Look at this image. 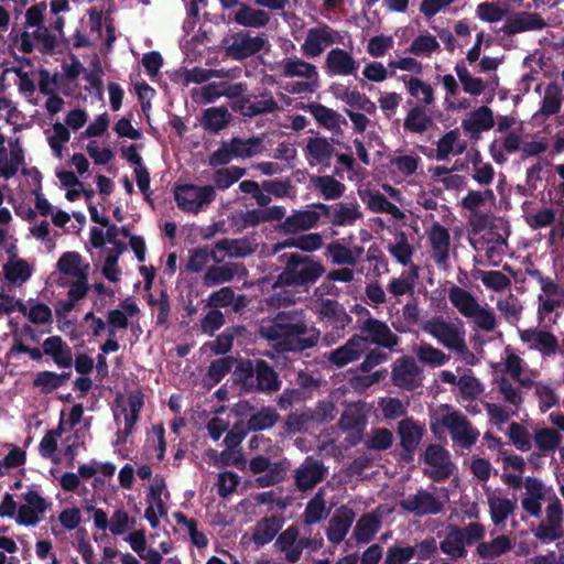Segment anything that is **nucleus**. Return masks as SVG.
Segmentation results:
<instances>
[{
	"label": "nucleus",
	"instance_id": "f257e3e1",
	"mask_svg": "<svg viewBox=\"0 0 564 564\" xmlns=\"http://www.w3.org/2000/svg\"><path fill=\"white\" fill-rule=\"evenodd\" d=\"M281 259L284 267L275 280V288L308 291L326 271L322 261L312 256L292 252L282 254Z\"/></svg>",
	"mask_w": 564,
	"mask_h": 564
},
{
	"label": "nucleus",
	"instance_id": "f03ea898",
	"mask_svg": "<svg viewBox=\"0 0 564 564\" xmlns=\"http://www.w3.org/2000/svg\"><path fill=\"white\" fill-rule=\"evenodd\" d=\"M232 378L241 391L248 393L272 394L282 386L278 372L264 359L240 358L232 370Z\"/></svg>",
	"mask_w": 564,
	"mask_h": 564
},
{
	"label": "nucleus",
	"instance_id": "7ed1b4c3",
	"mask_svg": "<svg viewBox=\"0 0 564 564\" xmlns=\"http://www.w3.org/2000/svg\"><path fill=\"white\" fill-rule=\"evenodd\" d=\"M441 414L435 413L431 420V431L436 435L441 429H446L453 442L462 447L469 449L478 440L479 431L473 426L471 422L458 410H453L448 404H442Z\"/></svg>",
	"mask_w": 564,
	"mask_h": 564
},
{
	"label": "nucleus",
	"instance_id": "20e7f679",
	"mask_svg": "<svg viewBox=\"0 0 564 564\" xmlns=\"http://www.w3.org/2000/svg\"><path fill=\"white\" fill-rule=\"evenodd\" d=\"M546 516L538 525L531 528L534 538L542 544L556 543V558L564 564V512L561 500L554 496L546 507Z\"/></svg>",
	"mask_w": 564,
	"mask_h": 564
},
{
	"label": "nucleus",
	"instance_id": "39448f33",
	"mask_svg": "<svg viewBox=\"0 0 564 564\" xmlns=\"http://www.w3.org/2000/svg\"><path fill=\"white\" fill-rule=\"evenodd\" d=\"M422 328L451 350L458 354H464L467 350L464 332L441 316L426 321Z\"/></svg>",
	"mask_w": 564,
	"mask_h": 564
},
{
	"label": "nucleus",
	"instance_id": "423d86ee",
	"mask_svg": "<svg viewBox=\"0 0 564 564\" xmlns=\"http://www.w3.org/2000/svg\"><path fill=\"white\" fill-rule=\"evenodd\" d=\"M290 462L283 458L278 462H271L270 458L258 455L250 459L249 469L253 475H260L256 481L258 487L265 488L281 482L288 473Z\"/></svg>",
	"mask_w": 564,
	"mask_h": 564
},
{
	"label": "nucleus",
	"instance_id": "0eeeda50",
	"mask_svg": "<svg viewBox=\"0 0 564 564\" xmlns=\"http://www.w3.org/2000/svg\"><path fill=\"white\" fill-rule=\"evenodd\" d=\"M402 510L415 517L438 514L443 511V503L432 492L420 488L415 494H410L399 501Z\"/></svg>",
	"mask_w": 564,
	"mask_h": 564
},
{
	"label": "nucleus",
	"instance_id": "6e6552de",
	"mask_svg": "<svg viewBox=\"0 0 564 564\" xmlns=\"http://www.w3.org/2000/svg\"><path fill=\"white\" fill-rule=\"evenodd\" d=\"M360 332L361 336L366 338V349L370 343L394 350L400 343V337L390 329L387 323L375 317H368L360 326Z\"/></svg>",
	"mask_w": 564,
	"mask_h": 564
},
{
	"label": "nucleus",
	"instance_id": "1a4fd4ad",
	"mask_svg": "<svg viewBox=\"0 0 564 564\" xmlns=\"http://www.w3.org/2000/svg\"><path fill=\"white\" fill-rule=\"evenodd\" d=\"M21 497L25 503L19 507L15 521L20 525L35 527L41 516L47 511L50 502L33 489H29Z\"/></svg>",
	"mask_w": 564,
	"mask_h": 564
},
{
	"label": "nucleus",
	"instance_id": "9d476101",
	"mask_svg": "<svg viewBox=\"0 0 564 564\" xmlns=\"http://www.w3.org/2000/svg\"><path fill=\"white\" fill-rule=\"evenodd\" d=\"M328 469L322 460L308 456L295 469L294 482L300 491L312 490L327 475Z\"/></svg>",
	"mask_w": 564,
	"mask_h": 564
},
{
	"label": "nucleus",
	"instance_id": "9b49d317",
	"mask_svg": "<svg viewBox=\"0 0 564 564\" xmlns=\"http://www.w3.org/2000/svg\"><path fill=\"white\" fill-rule=\"evenodd\" d=\"M366 351V338L361 335H352L344 345L325 355L327 361L336 368H343L357 361Z\"/></svg>",
	"mask_w": 564,
	"mask_h": 564
},
{
	"label": "nucleus",
	"instance_id": "f8f14e48",
	"mask_svg": "<svg viewBox=\"0 0 564 564\" xmlns=\"http://www.w3.org/2000/svg\"><path fill=\"white\" fill-rule=\"evenodd\" d=\"M424 462L434 468L430 474L434 481H443L453 474L454 465L451 460L449 452L442 445H429L424 453Z\"/></svg>",
	"mask_w": 564,
	"mask_h": 564
},
{
	"label": "nucleus",
	"instance_id": "ddd939ff",
	"mask_svg": "<svg viewBox=\"0 0 564 564\" xmlns=\"http://www.w3.org/2000/svg\"><path fill=\"white\" fill-rule=\"evenodd\" d=\"M397 432L402 448L401 458L405 462H410L413 459V455L423 437V427L412 417H406L399 422Z\"/></svg>",
	"mask_w": 564,
	"mask_h": 564
},
{
	"label": "nucleus",
	"instance_id": "4468645a",
	"mask_svg": "<svg viewBox=\"0 0 564 564\" xmlns=\"http://www.w3.org/2000/svg\"><path fill=\"white\" fill-rule=\"evenodd\" d=\"M420 372L421 370L413 358L402 357L393 366L391 377L397 387L413 391L421 386Z\"/></svg>",
	"mask_w": 564,
	"mask_h": 564
},
{
	"label": "nucleus",
	"instance_id": "2eb2a0df",
	"mask_svg": "<svg viewBox=\"0 0 564 564\" xmlns=\"http://www.w3.org/2000/svg\"><path fill=\"white\" fill-rule=\"evenodd\" d=\"M359 62L346 50L332 48L325 59V69L332 76H356Z\"/></svg>",
	"mask_w": 564,
	"mask_h": 564
},
{
	"label": "nucleus",
	"instance_id": "dca6fc26",
	"mask_svg": "<svg viewBox=\"0 0 564 564\" xmlns=\"http://www.w3.org/2000/svg\"><path fill=\"white\" fill-rule=\"evenodd\" d=\"M546 26L544 19L539 13L520 11L507 18L501 32L512 36L527 31L542 30Z\"/></svg>",
	"mask_w": 564,
	"mask_h": 564
},
{
	"label": "nucleus",
	"instance_id": "f3484780",
	"mask_svg": "<svg viewBox=\"0 0 564 564\" xmlns=\"http://www.w3.org/2000/svg\"><path fill=\"white\" fill-rule=\"evenodd\" d=\"M317 313L321 319L325 321L337 332L338 336H341L339 332H344L352 321V317L346 312L345 307L332 299H322Z\"/></svg>",
	"mask_w": 564,
	"mask_h": 564
},
{
	"label": "nucleus",
	"instance_id": "a211bd4d",
	"mask_svg": "<svg viewBox=\"0 0 564 564\" xmlns=\"http://www.w3.org/2000/svg\"><path fill=\"white\" fill-rule=\"evenodd\" d=\"M304 153L310 165L329 167L332 158L335 155V148L327 138L314 137L307 139Z\"/></svg>",
	"mask_w": 564,
	"mask_h": 564
},
{
	"label": "nucleus",
	"instance_id": "6ab92c4d",
	"mask_svg": "<svg viewBox=\"0 0 564 564\" xmlns=\"http://www.w3.org/2000/svg\"><path fill=\"white\" fill-rule=\"evenodd\" d=\"M356 518L355 511L348 506H340L329 521L326 530L327 539L334 545L339 544L351 528Z\"/></svg>",
	"mask_w": 564,
	"mask_h": 564
},
{
	"label": "nucleus",
	"instance_id": "aec40b11",
	"mask_svg": "<svg viewBox=\"0 0 564 564\" xmlns=\"http://www.w3.org/2000/svg\"><path fill=\"white\" fill-rule=\"evenodd\" d=\"M333 43H335V39L332 30L325 24L319 28H312L307 31V35L301 46V50L306 57H316Z\"/></svg>",
	"mask_w": 564,
	"mask_h": 564
},
{
	"label": "nucleus",
	"instance_id": "412c9836",
	"mask_svg": "<svg viewBox=\"0 0 564 564\" xmlns=\"http://www.w3.org/2000/svg\"><path fill=\"white\" fill-rule=\"evenodd\" d=\"M494 113L487 106H480L475 109L462 121L463 130L469 133L470 138L474 140H478L482 131H488L494 128Z\"/></svg>",
	"mask_w": 564,
	"mask_h": 564
},
{
	"label": "nucleus",
	"instance_id": "4be33fe9",
	"mask_svg": "<svg viewBox=\"0 0 564 564\" xmlns=\"http://www.w3.org/2000/svg\"><path fill=\"white\" fill-rule=\"evenodd\" d=\"M427 238L433 251V259L437 264L445 263L449 258L451 235L447 228L434 223L427 231Z\"/></svg>",
	"mask_w": 564,
	"mask_h": 564
},
{
	"label": "nucleus",
	"instance_id": "5701e85b",
	"mask_svg": "<svg viewBox=\"0 0 564 564\" xmlns=\"http://www.w3.org/2000/svg\"><path fill=\"white\" fill-rule=\"evenodd\" d=\"M265 40L262 36H250L248 33H237L228 51L235 59L250 57L263 50Z\"/></svg>",
	"mask_w": 564,
	"mask_h": 564
},
{
	"label": "nucleus",
	"instance_id": "b1692460",
	"mask_svg": "<svg viewBox=\"0 0 564 564\" xmlns=\"http://www.w3.org/2000/svg\"><path fill=\"white\" fill-rule=\"evenodd\" d=\"M299 535V528L292 524L278 535L274 543V546L284 553V560L290 564H294L301 558Z\"/></svg>",
	"mask_w": 564,
	"mask_h": 564
},
{
	"label": "nucleus",
	"instance_id": "393cba45",
	"mask_svg": "<svg viewBox=\"0 0 564 564\" xmlns=\"http://www.w3.org/2000/svg\"><path fill=\"white\" fill-rule=\"evenodd\" d=\"M564 99L562 88L557 83H550L544 91L540 109L533 115L532 119L540 123L550 116L556 115Z\"/></svg>",
	"mask_w": 564,
	"mask_h": 564
},
{
	"label": "nucleus",
	"instance_id": "a878e982",
	"mask_svg": "<svg viewBox=\"0 0 564 564\" xmlns=\"http://www.w3.org/2000/svg\"><path fill=\"white\" fill-rule=\"evenodd\" d=\"M308 333L310 327H307L305 322H285L279 315L275 322L264 329V337L268 340H278L280 338H289L292 336H306Z\"/></svg>",
	"mask_w": 564,
	"mask_h": 564
},
{
	"label": "nucleus",
	"instance_id": "bb28decb",
	"mask_svg": "<svg viewBox=\"0 0 564 564\" xmlns=\"http://www.w3.org/2000/svg\"><path fill=\"white\" fill-rule=\"evenodd\" d=\"M306 110L314 117L317 123L333 132L340 131V124H347V121L336 110L328 108L319 102H310Z\"/></svg>",
	"mask_w": 564,
	"mask_h": 564
},
{
	"label": "nucleus",
	"instance_id": "cd10ccee",
	"mask_svg": "<svg viewBox=\"0 0 564 564\" xmlns=\"http://www.w3.org/2000/svg\"><path fill=\"white\" fill-rule=\"evenodd\" d=\"M231 109L243 117L252 118L254 116L274 112L278 109V102L272 96L253 102L250 101L249 98L241 97L232 104Z\"/></svg>",
	"mask_w": 564,
	"mask_h": 564
},
{
	"label": "nucleus",
	"instance_id": "c85d7f7f",
	"mask_svg": "<svg viewBox=\"0 0 564 564\" xmlns=\"http://www.w3.org/2000/svg\"><path fill=\"white\" fill-rule=\"evenodd\" d=\"M282 525L283 519L276 516L262 518L256 523L251 539L258 546H263L275 538Z\"/></svg>",
	"mask_w": 564,
	"mask_h": 564
},
{
	"label": "nucleus",
	"instance_id": "c756f323",
	"mask_svg": "<svg viewBox=\"0 0 564 564\" xmlns=\"http://www.w3.org/2000/svg\"><path fill=\"white\" fill-rule=\"evenodd\" d=\"M231 121V115L226 107H210L203 111L200 124L205 131L217 134Z\"/></svg>",
	"mask_w": 564,
	"mask_h": 564
},
{
	"label": "nucleus",
	"instance_id": "7c9ffc66",
	"mask_svg": "<svg viewBox=\"0 0 564 564\" xmlns=\"http://www.w3.org/2000/svg\"><path fill=\"white\" fill-rule=\"evenodd\" d=\"M321 214L316 210H300L288 216L282 223V229L288 234L308 230L316 226Z\"/></svg>",
	"mask_w": 564,
	"mask_h": 564
},
{
	"label": "nucleus",
	"instance_id": "2f4dec72",
	"mask_svg": "<svg viewBox=\"0 0 564 564\" xmlns=\"http://www.w3.org/2000/svg\"><path fill=\"white\" fill-rule=\"evenodd\" d=\"M234 21L245 28H264L270 22V13L241 3L240 9L235 13Z\"/></svg>",
	"mask_w": 564,
	"mask_h": 564
},
{
	"label": "nucleus",
	"instance_id": "473e14b6",
	"mask_svg": "<svg viewBox=\"0 0 564 564\" xmlns=\"http://www.w3.org/2000/svg\"><path fill=\"white\" fill-rule=\"evenodd\" d=\"M321 338L319 329L310 327V333L306 336H292L289 338H280L279 349L288 352H302L303 350L315 347Z\"/></svg>",
	"mask_w": 564,
	"mask_h": 564
},
{
	"label": "nucleus",
	"instance_id": "72a5a7b5",
	"mask_svg": "<svg viewBox=\"0 0 564 564\" xmlns=\"http://www.w3.org/2000/svg\"><path fill=\"white\" fill-rule=\"evenodd\" d=\"M381 527V520L375 512L362 514L354 529L352 538L360 544L371 542Z\"/></svg>",
	"mask_w": 564,
	"mask_h": 564
},
{
	"label": "nucleus",
	"instance_id": "f704fd0d",
	"mask_svg": "<svg viewBox=\"0 0 564 564\" xmlns=\"http://www.w3.org/2000/svg\"><path fill=\"white\" fill-rule=\"evenodd\" d=\"M281 419L275 408L263 405L257 412L252 413L247 422V431L261 432L272 429Z\"/></svg>",
	"mask_w": 564,
	"mask_h": 564
},
{
	"label": "nucleus",
	"instance_id": "c9c22d12",
	"mask_svg": "<svg viewBox=\"0 0 564 564\" xmlns=\"http://www.w3.org/2000/svg\"><path fill=\"white\" fill-rule=\"evenodd\" d=\"M513 549V541L505 535H498L491 541L479 542L476 552L480 558L492 560L509 553Z\"/></svg>",
	"mask_w": 564,
	"mask_h": 564
},
{
	"label": "nucleus",
	"instance_id": "e433bc0d",
	"mask_svg": "<svg viewBox=\"0 0 564 564\" xmlns=\"http://www.w3.org/2000/svg\"><path fill=\"white\" fill-rule=\"evenodd\" d=\"M448 300L451 304L467 318L475 315V310L479 306L476 297L469 291L457 285L449 288Z\"/></svg>",
	"mask_w": 564,
	"mask_h": 564
},
{
	"label": "nucleus",
	"instance_id": "4c0bfd02",
	"mask_svg": "<svg viewBox=\"0 0 564 564\" xmlns=\"http://www.w3.org/2000/svg\"><path fill=\"white\" fill-rule=\"evenodd\" d=\"M441 551L452 558H462L467 555L466 544L463 540V531L457 525H448L444 540L440 543Z\"/></svg>",
	"mask_w": 564,
	"mask_h": 564
},
{
	"label": "nucleus",
	"instance_id": "58836bf2",
	"mask_svg": "<svg viewBox=\"0 0 564 564\" xmlns=\"http://www.w3.org/2000/svg\"><path fill=\"white\" fill-rule=\"evenodd\" d=\"M284 216L285 209L282 206H271L247 210L242 221L245 227H256L261 223L280 221Z\"/></svg>",
	"mask_w": 564,
	"mask_h": 564
},
{
	"label": "nucleus",
	"instance_id": "ea45409f",
	"mask_svg": "<svg viewBox=\"0 0 564 564\" xmlns=\"http://www.w3.org/2000/svg\"><path fill=\"white\" fill-rule=\"evenodd\" d=\"M524 341H530L533 347L539 349L542 354L551 356L556 354L558 348L557 338L547 330L529 329L522 335Z\"/></svg>",
	"mask_w": 564,
	"mask_h": 564
},
{
	"label": "nucleus",
	"instance_id": "a19ab883",
	"mask_svg": "<svg viewBox=\"0 0 564 564\" xmlns=\"http://www.w3.org/2000/svg\"><path fill=\"white\" fill-rule=\"evenodd\" d=\"M534 445L542 455L554 453L562 444V435L556 429L542 427L534 432Z\"/></svg>",
	"mask_w": 564,
	"mask_h": 564
},
{
	"label": "nucleus",
	"instance_id": "79ce46f5",
	"mask_svg": "<svg viewBox=\"0 0 564 564\" xmlns=\"http://www.w3.org/2000/svg\"><path fill=\"white\" fill-rule=\"evenodd\" d=\"M283 75L285 77H302L307 80L318 82V73L315 65L299 57L284 61Z\"/></svg>",
	"mask_w": 564,
	"mask_h": 564
},
{
	"label": "nucleus",
	"instance_id": "37998d69",
	"mask_svg": "<svg viewBox=\"0 0 564 564\" xmlns=\"http://www.w3.org/2000/svg\"><path fill=\"white\" fill-rule=\"evenodd\" d=\"M237 274V264L210 265L204 276L203 283L207 288L216 286L234 280Z\"/></svg>",
	"mask_w": 564,
	"mask_h": 564
},
{
	"label": "nucleus",
	"instance_id": "c03bdc74",
	"mask_svg": "<svg viewBox=\"0 0 564 564\" xmlns=\"http://www.w3.org/2000/svg\"><path fill=\"white\" fill-rule=\"evenodd\" d=\"M432 124V118L426 115L425 107L416 105L412 107L403 122V127L406 131L412 133L422 134Z\"/></svg>",
	"mask_w": 564,
	"mask_h": 564
},
{
	"label": "nucleus",
	"instance_id": "a18cd8bd",
	"mask_svg": "<svg viewBox=\"0 0 564 564\" xmlns=\"http://www.w3.org/2000/svg\"><path fill=\"white\" fill-rule=\"evenodd\" d=\"M401 79L404 82L409 94L417 101L425 106L434 102V89L430 84L417 77H408L406 75L401 76Z\"/></svg>",
	"mask_w": 564,
	"mask_h": 564
},
{
	"label": "nucleus",
	"instance_id": "49530a36",
	"mask_svg": "<svg viewBox=\"0 0 564 564\" xmlns=\"http://www.w3.org/2000/svg\"><path fill=\"white\" fill-rule=\"evenodd\" d=\"M313 185L327 200L340 198L346 189L344 183L337 181L334 175L316 176L312 180Z\"/></svg>",
	"mask_w": 564,
	"mask_h": 564
},
{
	"label": "nucleus",
	"instance_id": "de8ad7c7",
	"mask_svg": "<svg viewBox=\"0 0 564 564\" xmlns=\"http://www.w3.org/2000/svg\"><path fill=\"white\" fill-rule=\"evenodd\" d=\"M362 200L366 202L367 207L373 213H387L397 219L403 217V213L400 210V208L391 203L379 191L369 192L367 199L362 197Z\"/></svg>",
	"mask_w": 564,
	"mask_h": 564
},
{
	"label": "nucleus",
	"instance_id": "09e8293b",
	"mask_svg": "<svg viewBox=\"0 0 564 564\" xmlns=\"http://www.w3.org/2000/svg\"><path fill=\"white\" fill-rule=\"evenodd\" d=\"M230 153H232L234 158H251L260 152L261 149V140L259 138L252 137L247 140L241 138H232L229 141Z\"/></svg>",
	"mask_w": 564,
	"mask_h": 564
},
{
	"label": "nucleus",
	"instance_id": "8fccbe9b",
	"mask_svg": "<svg viewBox=\"0 0 564 564\" xmlns=\"http://www.w3.org/2000/svg\"><path fill=\"white\" fill-rule=\"evenodd\" d=\"M196 185L184 184L175 187L174 198L177 207L185 213H198V204H196Z\"/></svg>",
	"mask_w": 564,
	"mask_h": 564
},
{
	"label": "nucleus",
	"instance_id": "3c124183",
	"mask_svg": "<svg viewBox=\"0 0 564 564\" xmlns=\"http://www.w3.org/2000/svg\"><path fill=\"white\" fill-rule=\"evenodd\" d=\"M4 278L11 283H23L30 279L32 271L23 259L9 260L3 264Z\"/></svg>",
	"mask_w": 564,
	"mask_h": 564
},
{
	"label": "nucleus",
	"instance_id": "603ef678",
	"mask_svg": "<svg viewBox=\"0 0 564 564\" xmlns=\"http://www.w3.org/2000/svg\"><path fill=\"white\" fill-rule=\"evenodd\" d=\"M239 360L240 358H235L232 356H226L213 360L206 375L208 380L214 384L219 383L232 370L234 365H238Z\"/></svg>",
	"mask_w": 564,
	"mask_h": 564
},
{
	"label": "nucleus",
	"instance_id": "864d4df0",
	"mask_svg": "<svg viewBox=\"0 0 564 564\" xmlns=\"http://www.w3.org/2000/svg\"><path fill=\"white\" fill-rule=\"evenodd\" d=\"M215 249L227 252L234 258H243L253 252L250 242L247 239L224 238L215 243Z\"/></svg>",
	"mask_w": 564,
	"mask_h": 564
},
{
	"label": "nucleus",
	"instance_id": "5fc2aeb1",
	"mask_svg": "<svg viewBox=\"0 0 564 564\" xmlns=\"http://www.w3.org/2000/svg\"><path fill=\"white\" fill-rule=\"evenodd\" d=\"M459 132L457 129L446 132L436 143V160L444 161L451 153L460 154L466 149V143L459 145L457 150H454L455 143L457 142Z\"/></svg>",
	"mask_w": 564,
	"mask_h": 564
},
{
	"label": "nucleus",
	"instance_id": "6e6d98bb",
	"mask_svg": "<svg viewBox=\"0 0 564 564\" xmlns=\"http://www.w3.org/2000/svg\"><path fill=\"white\" fill-rule=\"evenodd\" d=\"M489 512L496 525L503 523L516 509V502L508 498H489Z\"/></svg>",
	"mask_w": 564,
	"mask_h": 564
},
{
	"label": "nucleus",
	"instance_id": "4d7b16f0",
	"mask_svg": "<svg viewBox=\"0 0 564 564\" xmlns=\"http://www.w3.org/2000/svg\"><path fill=\"white\" fill-rule=\"evenodd\" d=\"M82 256L76 251L64 252L57 261V270L65 275L78 278L80 274H88L86 270H80Z\"/></svg>",
	"mask_w": 564,
	"mask_h": 564
},
{
	"label": "nucleus",
	"instance_id": "13d9d810",
	"mask_svg": "<svg viewBox=\"0 0 564 564\" xmlns=\"http://www.w3.org/2000/svg\"><path fill=\"white\" fill-rule=\"evenodd\" d=\"M416 356L421 362L433 367L444 366L449 360L448 355L427 343H421L419 345Z\"/></svg>",
	"mask_w": 564,
	"mask_h": 564
},
{
	"label": "nucleus",
	"instance_id": "bf43d9fd",
	"mask_svg": "<svg viewBox=\"0 0 564 564\" xmlns=\"http://www.w3.org/2000/svg\"><path fill=\"white\" fill-rule=\"evenodd\" d=\"M360 217L361 213L357 205L339 203L337 208L333 210L332 224L335 226L352 225Z\"/></svg>",
	"mask_w": 564,
	"mask_h": 564
},
{
	"label": "nucleus",
	"instance_id": "052dcab7",
	"mask_svg": "<svg viewBox=\"0 0 564 564\" xmlns=\"http://www.w3.org/2000/svg\"><path fill=\"white\" fill-rule=\"evenodd\" d=\"M322 245V236L317 232L292 237L286 239L283 243L284 247H294L305 252L316 251Z\"/></svg>",
	"mask_w": 564,
	"mask_h": 564
},
{
	"label": "nucleus",
	"instance_id": "680f3d73",
	"mask_svg": "<svg viewBox=\"0 0 564 564\" xmlns=\"http://www.w3.org/2000/svg\"><path fill=\"white\" fill-rule=\"evenodd\" d=\"M393 434L386 427H376L366 441V447L372 451H387L392 446Z\"/></svg>",
	"mask_w": 564,
	"mask_h": 564
},
{
	"label": "nucleus",
	"instance_id": "e2e57ef3",
	"mask_svg": "<svg viewBox=\"0 0 564 564\" xmlns=\"http://www.w3.org/2000/svg\"><path fill=\"white\" fill-rule=\"evenodd\" d=\"M438 48L440 44L436 37L427 33L420 34L417 37H415L409 46L408 51L415 56H424L430 55Z\"/></svg>",
	"mask_w": 564,
	"mask_h": 564
},
{
	"label": "nucleus",
	"instance_id": "0e129e2a",
	"mask_svg": "<svg viewBox=\"0 0 564 564\" xmlns=\"http://www.w3.org/2000/svg\"><path fill=\"white\" fill-rule=\"evenodd\" d=\"M325 512V500L321 492H317L306 505L303 518L304 523L310 525L319 522Z\"/></svg>",
	"mask_w": 564,
	"mask_h": 564
},
{
	"label": "nucleus",
	"instance_id": "69168bd1",
	"mask_svg": "<svg viewBox=\"0 0 564 564\" xmlns=\"http://www.w3.org/2000/svg\"><path fill=\"white\" fill-rule=\"evenodd\" d=\"M327 252L332 258V262L335 264L355 265L357 262V257L354 254V251L337 241L330 242L327 246Z\"/></svg>",
	"mask_w": 564,
	"mask_h": 564
},
{
	"label": "nucleus",
	"instance_id": "338daca9",
	"mask_svg": "<svg viewBox=\"0 0 564 564\" xmlns=\"http://www.w3.org/2000/svg\"><path fill=\"white\" fill-rule=\"evenodd\" d=\"M508 436L512 444L522 452H528L532 447L531 435L529 431L520 423L512 422L509 425Z\"/></svg>",
	"mask_w": 564,
	"mask_h": 564
},
{
	"label": "nucleus",
	"instance_id": "774afa93",
	"mask_svg": "<svg viewBox=\"0 0 564 564\" xmlns=\"http://www.w3.org/2000/svg\"><path fill=\"white\" fill-rule=\"evenodd\" d=\"M388 251L402 265H408L409 263H411L413 248L409 243L404 232L400 234L397 243L388 246Z\"/></svg>",
	"mask_w": 564,
	"mask_h": 564
}]
</instances>
